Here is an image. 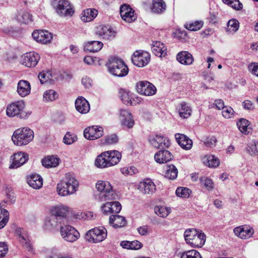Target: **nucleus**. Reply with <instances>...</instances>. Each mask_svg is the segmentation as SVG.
<instances>
[{"mask_svg": "<svg viewBox=\"0 0 258 258\" xmlns=\"http://www.w3.org/2000/svg\"><path fill=\"white\" fill-rule=\"evenodd\" d=\"M175 138L177 143L182 149L186 150L191 149L192 141L187 136L181 134H176Z\"/></svg>", "mask_w": 258, "mask_h": 258, "instance_id": "obj_25", "label": "nucleus"}, {"mask_svg": "<svg viewBox=\"0 0 258 258\" xmlns=\"http://www.w3.org/2000/svg\"><path fill=\"white\" fill-rule=\"evenodd\" d=\"M178 174V170L174 165H170L167 167L165 173V177L169 179H175Z\"/></svg>", "mask_w": 258, "mask_h": 258, "instance_id": "obj_44", "label": "nucleus"}, {"mask_svg": "<svg viewBox=\"0 0 258 258\" xmlns=\"http://www.w3.org/2000/svg\"><path fill=\"white\" fill-rule=\"evenodd\" d=\"M63 143L67 145H71L78 140L77 135L67 132L63 137Z\"/></svg>", "mask_w": 258, "mask_h": 258, "instance_id": "obj_55", "label": "nucleus"}, {"mask_svg": "<svg viewBox=\"0 0 258 258\" xmlns=\"http://www.w3.org/2000/svg\"><path fill=\"white\" fill-rule=\"evenodd\" d=\"M16 18L17 20L22 23L28 24L32 22V15L24 10H19L17 12Z\"/></svg>", "mask_w": 258, "mask_h": 258, "instance_id": "obj_42", "label": "nucleus"}, {"mask_svg": "<svg viewBox=\"0 0 258 258\" xmlns=\"http://www.w3.org/2000/svg\"><path fill=\"white\" fill-rule=\"evenodd\" d=\"M60 234L64 240L70 242H74L80 237L79 232L74 227L69 225L60 226Z\"/></svg>", "mask_w": 258, "mask_h": 258, "instance_id": "obj_9", "label": "nucleus"}, {"mask_svg": "<svg viewBox=\"0 0 258 258\" xmlns=\"http://www.w3.org/2000/svg\"><path fill=\"white\" fill-rule=\"evenodd\" d=\"M154 212L157 216L162 218H166L171 213V210L170 207L157 205L154 207Z\"/></svg>", "mask_w": 258, "mask_h": 258, "instance_id": "obj_43", "label": "nucleus"}, {"mask_svg": "<svg viewBox=\"0 0 258 258\" xmlns=\"http://www.w3.org/2000/svg\"><path fill=\"white\" fill-rule=\"evenodd\" d=\"M103 46V44L101 41H91L85 43V48L90 52H95L100 50Z\"/></svg>", "mask_w": 258, "mask_h": 258, "instance_id": "obj_41", "label": "nucleus"}, {"mask_svg": "<svg viewBox=\"0 0 258 258\" xmlns=\"http://www.w3.org/2000/svg\"><path fill=\"white\" fill-rule=\"evenodd\" d=\"M39 55L34 52H29L23 54L21 57V63L28 68L34 67L40 59Z\"/></svg>", "mask_w": 258, "mask_h": 258, "instance_id": "obj_13", "label": "nucleus"}, {"mask_svg": "<svg viewBox=\"0 0 258 258\" xmlns=\"http://www.w3.org/2000/svg\"><path fill=\"white\" fill-rule=\"evenodd\" d=\"M58 228V219L53 216L46 217L44 221L43 228L49 232L57 231Z\"/></svg>", "mask_w": 258, "mask_h": 258, "instance_id": "obj_21", "label": "nucleus"}, {"mask_svg": "<svg viewBox=\"0 0 258 258\" xmlns=\"http://www.w3.org/2000/svg\"><path fill=\"white\" fill-rule=\"evenodd\" d=\"M109 223L114 228L122 227L126 225V221L125 218L118 215H112L109 217Z\"/></svg>", "mask_w": 258, "mask_h": 258, "instance_id": "obj_31", "label": "nucleus"}, {"mask_svg": "<svg viewBox=\"0 0 258 258\" xmlns=\"http://www.w3.org/2000/svg\"><path fill=\"white\" fill-rule=\"evenodd\" d=\"M239 27V22L235 19H232L228 22L226 31L229 33L233 34L238 30Z\"/></svg>", "mask_w": 258, "mask_h": 258, "instance_id": "obj_46", "label": "nucleus"}, {"mask_svg": "<svg viewBox=\"0 0 258 258\" xmlns=\"http://www.w3.org/2000/svg\"><path fill=\"white\" fill-rule=\"evenodd\" d=\"M249 72L253 75L258 77V63H251L248 66Z\"/></svg>", "mask_w": 258, "mask_h": 258, "instance_id": "obj_63", "label": "nucleus"}, {"mask_svg": "<svg viewBox=\"0 0 258 258\" xmlns=\"http://www.w3.org/2000/svg\"><path fill=\"white\" fill-rule=\"evenodd\" d=\"M176 59L180 63L187 66L192 64L194 61L192 54L186 51L178 52L176 55Z\"/></svg>", "mask_w": 258, "mask_h": 258, "instance_id": "obj_28", "label": "nucleus"}, {"mask_svg": "<svg viewBox=\"0 0 258 258\" xmlns=\"http://www.w3.org/2000/svg\"><path fill=\"white\" fill-rule=\"evenodd\" d=\"M20 242L23 244V246L25 247L28 251L32 249L31 244L29 239L26 235H20L19 237Z\"/></svg>", "mask_w": 258, "mask_h": 258, "instance_id": "obj_56", "label": "nucleus"}, {"mask_svg": "<svg viewBox=\"0 0 258 258\" xmlns=\"http://www.w3.org/2000/svg\"><path fill=\"white\" fill-rule=\"evenodd\" d=\"M150 60V54L144 51H136L132 57V61L133 64L139 67H143L147 66Z\"/></svg>", "mask_w": 258, "mask_h": 258, "instance_id": "obj_11", "label": "nucleus"}, {"mask_svg": "<svg viewBox=\"0 0 258 258\" xmlns=\"http://www.w3.org/2000/svg\"><path fill=\"white\" fill-rule=\"evenodd\" d=\"M120 245L123 248L137 250L143 247V244L138 240L127 241L123 240L120 242Z\"/></svg>", "mask_w": 258, "mask_h": 258, "instance_id": "obj_37", "label": "nucleus"}, {"mask_svg": "<svg viewBox=\"0 0 258 258\" xmlns=\"http://www.w3.org/2000/svg\"><path fill=\"white\" fill-rule=\"evenodd\" d=\"M103 135V128L100 126H92L86 128L84 131V137L89 140H95Z\"/></svg>", "mask_w": 258, "mask_h": 258, "instance_id": "obj_12", "label": "nucleus"}, {"mask_svg": "<svg viewBox=\"0 0 258 258\" xmlns=\"http://www.w3.org/2000/svg\"><path fill=\"white\" fill-rule=\"evenodd\" d=\"M96 34L103 39L112 40L115 37L116 32L111 26L101 25L96 27Z\"/></svg>", "mask_w": 258, "mask_h": 258, "instance_id": "obj_15", "label": "nucleus"}, {"mask_svg": "<svg viewBox=\"0 0 258 258\" xmlns=\"http://www.w3.org/2000/svg\"><path fill=\"white\" fill-rule=\"evenodd\" d=\"M180 258H202L200 253L196 250L185 251L180 254Z\"/></svg>", "mask_w": 258, "mask_h": 258, "instance_id": "obj_51", "label": "nucleus"}, {"mask_svg": "<svg viewBox=\"0 0 258 258\" xmlns=\"http://www.w3.org/2000/svg\"><path fill=\"white\" fill-rule=\"evenodd\" d=\"M104 214L109 215L118 213L121 209V205L118 202H107L101 207Z\"/></svg>", "mask_w": 258, "mask_h": 258, "instance_id": "obj_20", "label": "nucleus"}, {"mask_svg": "<svg viewBox=\"0 0 258 258\" xmlns=\"http://www.w3.org/2000/svg\"><path fill=\"white\" fill-rule=\"evenodd\" d=\"M105 152H108V154L106 156L110 167L119 163L121 158V154L120 152L116 150L108 151Z\"/></svg>", "mask_w": 258, "mask_h": 258, "instance_id": "obj_35", "label": "nucleus"}, {"mask_svg": "<svg viewBox=\"0 0 258 258\" xmlns=\"http://www.w3.org/2000/svg\"><path fill=\"white\" fill-rule=\"evenodd\" d=\"M184 237L187 244L193 247H201L205 243L206 236L201 230L195 228L186 229Z\"/></svg>", "mask_w": 258, "mask_h": 258, "instance_id": "obj_3", "label": "nucleus"}, {"mask_svg": "<svg viewBox=\"0 0 258 258\" xmlns=\"http://www.w3.org/2000/svg\"><path fill=\"white\" fill-rule=\"evenodd\" d=\"M95 187L100 192L99 199L101 201L116 199L117 195L109 181L101 180H98L96 183Z\"/></svg>", "mask_w": 258, "mask_h": 258, "instance_id": "obj_5", "label": "nucleus"}, {"mask_svg": "<svg viewBox=\"0 0 258 258\" xmlns=\"http://www.w3.org/2000/svg\"><path fill=\"white\" fill-rule=\"evenodd\" d=\"M203 24L202 21H196L191 23H186L184 26L189 31H196L201 29L203 26Z\"/></svg>", "mask_w": 258, "mask_h": 258, "instance_id": "obj_49", "label": "nucleus"}, {"mask_svg": "<svg viewBox=\"0 0 258 258\" xmlns=\"http://www.w3.org/2000/svg\"><path fill=\"white\" fill-rule=\"evenodd\" d=\"M178 111L179 116L185 119L191 116L192 108L188 103L182 102L179 105Z\"/></svg>", "mask_w": 258, "mask_h": 258, "instance_id": "obj_36", "label": "nucleus"}, {"mask_svg": "<svg viewBox=\"0 0 258 258\" xmlns=\"http://www.w3.org/2000/svg\"><path fill=\"white\" fill-rule=\"evenodd\" d=\"M148 141L150 145L156 149L168 148L170 145L169 140L160 135L150 136Z\"/></svg>", "mask_w": 258, "mask_h": 258, "instance_id": "obj_14", "label": "nucleus"}, {"mask_svg": "<svg viewBox=\"0 0 258 258\" xmlns=\"http://www.w3.org/2000/svg\"><path fill=\"white\" fill-rule=\"evenodd\" d=\"M28 183L34 189H39L43 185V179L39 175L32 174L28 178Z\"/></svg>", "mask_w": 258, "mask_h": 258, "instance_id": "obj_38", "label": "nucleus"}, {"mask_svg": "<svg viewBox=\"0 0 258 258\" xmlns=\"http://www.w3.org/2000/svg\"><path fill=\"white\" fill-rule=\"evenodd\" d=\"M152 51L155 55L160 57H165L167 55V48L160 41H157L153 42Z\"/></svg>", "mask_w": 258, "mask_h": 258, "instance_id": "obj_29", "label": "nucleus"}, {"mask_svg": "<svg viewBox=\"0 0 258 258\" xmlns=\"http://www.w3.org/2000/svg\"><path fill=\"white\" fill-rule=\"evenodd\" d=\"M107 236L106 229L103 226H99L88 231L85 235V239L90 242L98 243L105 240Z\"/></svg>", "mask_w": 258, "mask_h": 258, "instance_id": "obj_8", "label": "nucleus"}, {"mask_svg": "<svg viewBox=\"0 0 258 258\" xmlns=\"http://www.w3.org/2000/svg\"><path fill=\"white\" fill-rule=\"evenodd\" d=\"M234 234L241 239H247L253 234V230L246 226H241L235 228L233 230Z\"/></svg>", "mask_w": 258, "mask_h": 258, "instance_id": "obj_24", "label": "nucleus"}, {"mask_svg": "<svg viewBox=\"0 0 258 258\" xmlns=\"http://www.w3.org/2000/svg\"><path fill=\"white\" fill-rule=\"evenodd\" d=\"M70 211V208L67 206L58 205L52 207L50 212L52 216L55 217L65 218Z\"/></svg>", "mask_w": 258, "mask_h": 258, "instance_id": "obj_23", "label": "nucleus"}, {"mask_svg": "<svg viewBox=\"0 0 258 258\" xmlns=\"http://www.w3.org/2000/svg\"><path fill=\"white\" fill-rule=\"evenodd\" d=\"M202 160L204 164L210 168H216L220 163L218 158L211 154L204 156Z\"/></svg>", "mask_w": 258, "mask_h": 258, "instance_id": "obj_34", "label": "nucleus"}, {"mask_svg": "<svg viewBox=\"0 0 258 258\" xmlns=\"http://www.w3.org/2000/svg\"><path fill=\"white\" fill-rule=\"evenodd\" d=\"M108 152H104L98 155L95 161V165L96 167L101 168L109 167V162L106 155Z\"/></svg>", "mask_w": 258, "mask_h": 258, "instance_id": "obj_39", "label": "nucleus"}, {"mask_svg": "<svg viewBox=\"0 0 258 258\" xmlns=\"http://www.w3.org/2000/svg\"><path fill=\"white\" fill-rule=\"evenodd\" d=\"M119 120L122 125L129 128L133 127L134 125V120L131 114L125 109H120Z\"/></svg>", "mask_w": 258, "mask_h": 258, "instance_id": "obj_22", "label": "nucleus"}, {"mask_svg": "<svg viewBox=\"0 0 258 258\" xmlns=\"http://www.w3.org/2000/svg\"><path fill=\"white\" fill-rule=\"evenodd\" d=\"M223 116L226 118H231L234 116V111L233 108L228 106H226L222 111Z\"/></svg>", "mask_w": 258, "mask_h": 258, "instance_id": "obj_57", "label": "nucleus"}, {"mask_svg": "<svg viewBox=\"0 0 258 258\" xmlns=\"http://www.w3.org/2000/svg\"><path fill=\"white\" fill-rule=\"evenodd\" d=\"M76 108L78 111L82 114L87 113L90 110L88 102L83 97H80L75 102Z\"/></svg>", "mask_w": 258, "mask_h": 258, "instance_id": "obj_32", "label": "nucleus"}, {"mask_svg": "<svg viewBox=\"0 0 258 258\" xmlns=\"http://www.w3.org/2000/svg\"><path fill=\"white\" fill-rule=\"evenodd\" d=\"M226 106L224 101L221 99H216L213 104L209 106V108H215L218 110H223Z\"/></svg>", "mask_w": 258, "mask_h": 258, "instance_id": "obj_61", "label": "nucleus"}, {"mask_svg": "<svg viewBox=\"0 0 258 258\" xmlns=\"http://www.w3.org/2000/svg\"><path fill=\"white\" fill-rule=\"evenodd\" d=\"M246 151L250 156L258 155V142L252 141L249 143L246 148Z\"/></svg>", "mask_w": 258, "mask_h": 258, "instance_id": "obj_48", "label": "nucleus"}, {"mask_svg": "<svg viewBox=\"0 0 258 258\" xmlns=\"http://www.w3.org/2000/svg\"><path fill=\"white\" fill-rule=\"evenodd\" d=\"M138 189L142 194L150 195L155 192L156 185L151 179L147 178L139 183Z\"/></svg>", "mask_w": 258, "mask_h": 258, "instance_id": "obj_16", "label": "nucleus"}, {"mask_svg": "<svg viewBox=\"0 0 258 258\" xmlns=\"http://www.w3.org/2000/svg\"><path fill=\"white\" fill-rule=\"evenodd\" d=\"M34 137L33 131L28 127H21L16 130L12 136L14 144L22 147L28 145Z\"/></svg>", "mask_w": 258, "mask_h": 258, "instance_id": "obj_2", "label": "nucleus"}, {"mask_svg": "<svg viewBox=\"0 0 258 258\" xmlns=\"http://www.w3.org/2000/svg\"><path fill=\"white\" fill-rule=\"evenodd\" d=\"M98 10L95 9L89 8L84 10L80 15V18L84 22L93 21L98 15Z\"/></svg>", "mask_w": 258, "mask_h": 258, "instance_id": "obj_30", "label": "nucleus"}, {"mask_svg": "<svg viewBox=\"0 0 258 258\" xmlns=\"http://www.w3.org/2000/svg\"><path fill=\"white\" fill-rule=\"evenodd\" d=\"M150 9L153 13L160 14L165 11L166 4L163 0H152Z\"/></svg>", "mask_w": 258, "mask_h": 258, "instance_id": "obj_33", "label": "nucleus"}, {"mask_svg": "<svg viewBox=\"0 0 258 258\" xmlns=\"http://www.w3.org/2000/svg\"><path fill=\"white\" fill-rule=\"evenodd\" d=\"M31 85L26 80H21L17 84V93L22 97L28 96L31 92Z\"/></svg>", "mask_w": 258, "mask_h": 258, "instance_id": "obj_26", "label": "nucleus"}, {"mask_svg": "<svg viewBox=\"0 0 258 258\" xmlns=\"http://www.w3.org/2000/svg\"><path fill=\"white\" fill-rule=\"evenodd\" d=\"M175 193L177 197L182 198H188L191 193V191L186 187H178L177 188Z\"/></svg>", "mask_w": 258, "mask_h": 258, "instance_id": "obj_52", "label": "nucleus"}, {"mask_svg": "<svg viewBox=\"0 0 258 258\" xmlns=\"http://www.w3.org/2000/svg\"><path fill=\"white\" fill-rule=\"evenodd\" d=\"M25 108V103L23 101H15L7 106L6 114L9 117H17L21 119H26L31 112L26 111Z\"/></svg>", "mask_w": 258, "mask_h": 258, "instance_id": "obj_4", "label": "nucleus"}, {"mask_svg": "<svg viewBox=\"0 0 258 258\" xmlns=\"http://www.w3.org/2000/svg\"><path fill=\"white\" fill-rule=\"evenodd\" d=\"M107 67L111 74L118 77H124L128 72V69L123 61L117 57L109 59Z\"/></svg>", "mask_w": 258, "mask_h": 258, "instance_id": "obj_7", "label": "nucleus"}, {"mask_svg": "<svg viewBox=\"0 0 258 258\" xmlns=\"http://www.w3.org/2000/svg\"><path fill=\"white\" fill-rule=\"evenodd\" d=\"M33 38L38 42L42 44H47L51 42L52 35L47 31L36 30L32 34Z\"/></svg>", "mask_w": 258, "mask_h": 258, "instance_id": "obj_18", "label": "nucleus"}, {"mask_svg": "<svg viewBox=\"0 0 258 258\" xmlns=\"http://www.w3.org/2000/svg\"><path fill=\"white\" fill-rule=\"evenodd\" d=\"M201 183L208 189L212 190L214 188V183L211 179L206 177H202L200 179Z\"/></svg>", "mask_w": 258, "mask_h": 258, "instance_id": "obj_58", "label": "nucleus"}, {"mask_svg": "<svg viewBox=\"0 0 258 258\" xmlns=\"http://www.w3.org/2000/svg\"><path fill=\"white\" fill-rule=\"evenodd\" d=\"M202 142L206 147L213 148L217 144V140L214 136H208L204 137Z\"/></svg>", "mask_w": 258, "mask_h": 258, "instance_id": "obj_47", "label": "nucleus"}, {"mask_svg": "<svg viewBox=\"0 0 258 258\" xmlns=\"http://www.w3.org/2000/svg\"><path fill=\"white\" fill-rule=\"evenodd\" d=\"M222 2L236 10H240L242 8V4L239 0H222Z\"/></svg>", "mask_w": 258, "mask_h": 258, "instance_id": "obj_54", "label": "nucleus"}, {"mask_svg": "<svg viewBox=\"0 0 258 258\" xmlns=\"http://www.w3.org/2000/svg\"><path fill=\"white\" fill-rule=\"evenodd\" d=\"M249 122L248 120L244 118L240 119L237 123V125L240 131L244 134H248L249 133L248 126Z\"/></svg>", "mask_w": 258, "mask_h": 258, "instance_id": "obj_50", "label": "nucleus"}, {"mask_svg": "<svg viewBox=\"0 0 258 258\" xmlns=\"http://www.w3.org/2000/svg\"><path fill=\"white\" fill-rule=\"evenodd\" d=\"M12 163L10 168H17L25 164L28 160V155L24 152L15 153L12 157Z\"/></svg>", "mask_w": 258, "mask_h": 258, "instance_id": "obj_19", "label": "nucleus"}, {"mask_svg": "<svg viewBox=\"0 0 258 258\" xmlns=\"http://www.w3.org/2000/svg\"><path fill=\"white\" fill-rule=\"evenodd\" d=\"M59 159L55 156H48L42 160V164L46 168L56 167L59 164Z\"/></svg>", "mask_w": 258, "mask_h": 258, "instance_id": "obj_40", "label": "nucleus"}, {"mask_svg": "<svg viewBox=\"0 0 258 258\" xmlns=\"http://www.w3.org/2000/svg\"><path fill=\"white\" fill-rule=\"evenodd\" d=\"M136 90L139 94L147 96L153 95L157 91L156 87L147 81H141L137 82Z\"/></svg>", "mask_w": 258, "mask_h": 258, "instance_id": "obj_10", "label": "nucleus"}, {"mask_svg": "<svg viewBox=\"0 0 258 258\" xmlns=\"http://www.w3.org/2000/svg\"><path fill=\"white\" fill-rule=\"evenodd\" d=\"M51 4L56 14L60 17L70 18L75 13L73 6L68 0H53Z\"/></svg>", "mask_w": 258, "mask_h": 258, "instance_id": "obj_6", "label": "nucleus"}, {"mask_svg": "<svg viewBox=\"0 0 258 258\" xmlns=\"http://www.w3.org/2000/svg\"><path fill=\"white\" fill-rule=\"evenodd\" d=\"M79 185V182L76 177L70 173H67L57 184L56 191L61 197L68 196L75 194Z\"/></svg>", "mask_w": 258, "mask_h": 258, "instance_id": "obj_1", "label": "nucleus"}, {"mask_svg": "<svg viewBox=\"0 0 258 258\" xmlns=\"http://www.w3.org/2000/svg\"><path fill=\"white\" fill-rule=\"evenodd\" d=\"M121 99L124 104H130L132 105H136V103L133 102L132 99L130 98V96L127 92H124L122 94Z\"/></svg>", "mask_w": 258, "mask_h": 258, "instance_id": "obj_62", "label": "nucleus"}, {"mask_svg": "<svg viewBox=\"0 0 258 258\" xmlns=\"http://www.w3.org/2000/svg\"><path fill=\"white\" fill-rule=\"evenodd\" d=\"M137 230L139 233L142 236L147 235L151 231L150 228L147 226H141L138 228Z\"/></svg>", "mask_w": 258, "mask_h": 258, "instance_id": "obj_64", "label": "nucleus"}, {"mask_svg": "<svg viewBox=\"0 0 258 258\" xmlns=\"http://www.w3.org/2000/svg\"><path fill=\"white\" fill-rule=\"evenodd\" d=\"M121 172L125 175H132L137 173L138 170L134 166L124 167L121 169Z\"/></svg>", "mask_w": 258, "mask_h": 258, "instance_id": "obj_60", "label": "nucleus"}, {"mask_svg": "<svg viewBox=\"0 0 258 258\" xmlns=\"http://www.w3.org/2000/svg\"><path fill=\"white\" fill-rule=\"evenodd\" d=\"M118 141V138L115 134L107 136L104 140H101V145H108L115 144Z\"/></svg>", "mask_w": 258, "mask_h": 258, "instance_id": "obj_53", "label": "nucleus"}, {"mask_svg": "<svg viewBox=\"0 0 258 258\" xmlns=\"http://www.w3.org/2000/svg\"><path fill=\"white\" fill-rule=\"evenodd\" d=\"M58 96V94L55 91L50 89L44 92L43 100L45 102H51L56 100Z\"/></svg>", "mask_w": 258, "mask_h": 258, "instance_id": "obj_45", "label": "nucleus"}, {"mask_svg": "<svg viewBox=\"0 0 258 258\" xmlns=\"http://www.w3.org/2000/svg\"><path fill=\"white\" fill-rule=\"evenodd\" d=\"M38 77L41 84H44L52 79L51 74L49 72H42L39 74Z\"/></svg>", "mask_w": 258, "mask_h": 258, "instance_id": "obj_59", "label": "nucleus"}, {"mask_svg": "<svg viewBox=\"0 0 258 258\" xmlns=\"http://www.w3.org/2000/svg\"><path fill=\"white\" fill-rule=\"evenodd\" d=\"M173 157L172 154L169 151L161 150L155 154L154 159L156 162L163 164L171 161Z\"/></svg>", "mask_w": 258, "mask_h": 258, "instance_id": "obj_27", "label": "nucleus"}, {"mask_svg": "<svg viewBox=\"0 0 258 258\" xmlns=\"http://www.w3.org/2000/svg\"><path fill=\"white\" fill-rule=\"evenodd\" d=\"M120 14L121 18L127 23H131L137 19L135 11L129 5L126 4H124L120 6Z\"/></svg>", "mask_w": 258, "mask_h": 258, "instance_id": "obj_17", "label": "nucleus"}]
</instances>
